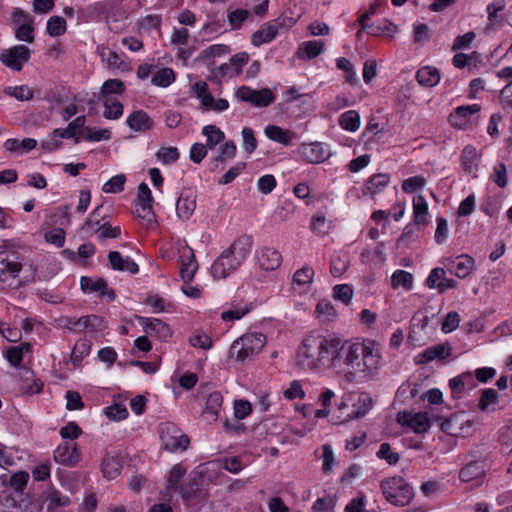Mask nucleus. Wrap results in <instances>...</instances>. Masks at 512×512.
I'll list each match as a JSON object with an SVG mask.
<instances>
[{"mask_svg":"<svg viewBox=\"0 0 512 512\" xmlns=\"http://www.w3.org/2000/svg\"><path fill=\"white\" fill-rule=\"evenodd\" d=\"M333 335L310 333L302 340L296 354V362L301 369L321 371L329 368Z\"/></svg>","mask_w":512,"mask_h":512,"instance_id":"f257e3e1","label":"nucleus"},{"mask_svg":"<svg viewBox=\"0 0 512 512\" xmlns=\"http://www.w3.org/2000/svg\"><path fill=\"white\" fill-rule=\"evenodd\" d=\"M329 368L343 377L348 383H361L359 359L363 348L361 343H351L336 336L333 338Z\"/></svg>","mask_w":512,"mask_h":512,"instance_id":"f03ea898","label":"nucleus"},{"mask_svg":"<svg viewBox=\"0 0 512 512\" xmlns=\"http://www.w3.org/2000/svg\"><path fill=\"white\" fill-rule=\"evenodd\" d=\"M252 240L248 236L237 238L211 266V275L214 279H224L235 272L247 259L251 252Z\"/></svg>","mask_w":512,"mask_h":512,"instance_id":"7ed1b4c3","label":"nucleus"},{"mask_svg":"<svg viewBox=\"0 0 512 512\" xmlns=\"http://www.w3.org/2000/svg\"><path fill=\"white\" fill-rule=\"evenodd\" d=\"M380 488L385 499L396 506H406L414 498L412 486L400 476L384 479L380 484Z\"/></svg>","mask_w":512,"mask_h":512,"instance_id":"20e7f679","label":"nucleus"},{"mask_svg":"<svg viewBox=\"0 0 512 512\" xmlns=\"http://www.w3.org/2000/svg\"><path fill=\"white\" fill-rule=\"evenodd\" d=\"M266 343V337L262 333H246L237 338L231 345L230 357L236 356V360L244 362L257 355Z\"/></svg>","mask_w":512,"mask_h":512,"instance_id":"39448f33","label":"nucleus"},{"mask_svg":"<svg viewBox=\"0 0 512 512\" xmlns=\"http://www.w3.org/2000/svg\"><path fill=\"white\" fill-rule=\"evenodd\" d=\"M159 434L162 446L169 452L186 450L189 446V438L172 422H164L159 426Z\"/></svg>","mask_w":512,"mask_h":512,"instance_id":"423d86ee","label":"nucleus"},{"mask_svg":"<svg viewBox=\"0 0 512 512\" xmlns=\"http://www.w3.org/2000/svg\"><path fill=\"white\" fill-rule=\"evenodd\" d=\"M23 265L19 258L7 251L0 252V289L12 287Z\"/></svg>","mask_w":512,"mask_h":512,"instance_id":"0eeeda50","label":"nucleus"},{"mask_svg":"<svg viewBox=\"0 0 512 512\" xmlns=\"http://www.w3.org/2000/svg\"><path fill=\"white\" fill-rule=\"evenodd\" d=\"M63 326L73 332L81 333L97 332L104 330L107 325L105 320L98 315H86L79 318L66 316L61 318Z\"/></svg>","mask_w":512,"mask_h":512,"instance_id":"6e6552de","label":"nucleus"},{"mask_svg":"<svg viewBox=\"0 0 512 512\" xmlns=\"http://www.w3.org/2000/svg\"><path fill=\"white\" fill-rule=\"evenodd\" d=\"M363 348L362 355H360L359 369L361 370V383L366 381L371 373L378 369L380 364V355L374 350L373 343L371 341L361 343Z\"/></svg>","mask_w":512,"mask_h":512,"instance_id":"1a4fd4ad","label":"nucleus"},{"mask_svg":"<svg viewBox=\"0 0 512 512\" xmlns=\"http://www.w3.org/2000/svg\"><path fill=\"white\" fill-rule=\"evenodd\" d=\"M29 58L30 50L25 45L14 46L0 54L2 63L15 71H20Z\"/></svg>","mask_w":512,"mask_h":512,"instance_id":"9d476101","label":"nucleus"},{"mask_svg":"<svg viewBox=\"0 0 512 512\" xmlns=\"http://www.w3.org/2000/svg\"><path fill=\"white\" fill-rule=\"evenodd\" d=\"M136 319L143 330L150 336L157 337L160 340H166L172 335L168 324L158 318L136 316Z\"/></svg>","mask_w":512,"mask_h":512,"instance_id":"9b49d317","label":"nucleus"},{"mask_svg":"<svg viewBox=\"0 0 512 512\" xmlns=\"http://www.w3.org/2000/svg\"><path fill=\"white\" fill-rule=\"evenodd\" d=\"M474 259L466 254L459 255L455 258H446L445 267L458 278H466L470 275L474 267Z\"/></svg>","mask_w":512,"mask_h":512,"instance_id":"f8f14e48","label":"nucleus"},{"mask_svg":"<svg viewBox=\"0 0 512 512\" xmlns=\"http://www.w3.org/2000/svg\"><path fill=\"white\" fill-rule=\"evenodd\" d=\"M397 420L400 424L412 428L416 433H424L428 431L431 426L426 412H418L415 414L402 412L398 414Z\"/></svg>","mask_w":512,"mask_h":512,"instance_id":"ddd939ff","label":"nucleus"},{"mask_svg":"<svg viewBox=\"0 0 512 512\" xmlns=\"http://www.w3.org/2000/svg\"><path fill=\"white\" fill-rule=\"evenodd\" d=\"M42 499L47 512H63L70 504V498L54 488L45 491Z\"/></svg>","mask_w":512,"mask_h":512,"instance_id":"4468645a","label":"nucleus"},{"mask_svg":"<svg viewBox=\"0 0 512 512\" xmlns=\"http://www.w3.org/2000/svg\"><path fill=\"white\" fill-rule=\"evenodd\" d=\"M299 155L309 163H321L327 159L329 153L320 142L302 144L298 149Z\"/></svg>","mask_w":512,"mask_h":512,"instance_id":"2eb2a0df","label":"nucleus"},{"mask_svg":"<svg viewBox=\"0 0 512 512\" xmlns=\"http://www.w3.org/2000/svg\"><path fill=\"white\" fill-rule=\"evenodd\" d=\"M54 459L56 462L65 465H75L80 459L77 444L74 442H65L64 444L59 445L54 451Z\"/></svg>","mask_w":512,"mask_h":512,"instance_id":"dca6fc26","label":"nucleus"},{"mask_svg":"<svg viewBox=\"0 0 512 512\" xmlns=\"http://www.w3.org/2000/svg\"><path fill=\"white\" fill-rule=\"evenodd\" d=\"M85 123V116H78L69 123L66 129H55L53 135L59 138L74 139L75 143H79L81 141V135L83 136Z\"/></svg>","mask_w":512,"mask_h":512,"instance_id":"f3484780","label":"nucleus"},{"mask_svg":"<svg viewBox=\"0 0 512 512\" xmlns=\"http://www.w3.org/2000/svg\"><path fill=\"white\" fill-rule=\"evenodd\" d=\"M451 353L452 347L448 342L430 346L419 354L418 363L427 364L435 359L444 360L448 358Z\"/></svg>","mask_w":512,"mask_h":512,"instance_id":"a211bd4d","label":"nucleus"},{"mask_svg":"<svg viewBox=\"0 0 512 512\" xmlns=\"http://www.w3.org/2000/svg\"><path fill=\"white\" fill-rule=\"evenodd\" d=\"M107 258L112 270L131 274H136L139 271L138 265L130 257H123L118 251L109 252Z\"/></svg>","mask_w":512,"mask_h":512,"instance_id":"6ab92c4d","label":"nucleus"},{"mask_svg":"<svg viewBox=\"0 0 512 512\" xmlns=\"http://www.w3.org/2000/svg\"><path fill=\"white\" fill-rule=\"evenodd\" d=\"M186 474V469L181 466L180 464H177L172 467V469L169 472V477L167 480V485L165 487V490L160 493V499L164 501H170L172 498L173 493L178 491L180 488L179 483L182 477Z\"/></svg>","mask_w":512,"mask_h":512,"instance_id":"aec40b11","label":"nucleus"},{"mask_svg":"<svg viewBox=\"0 0 512 512\" xmlns=\"http://www.w3.org/2000/svg\"><path fill=\"white\" fill-rule=\"evenodd\" d=\"M80 286L84 292H98L100 297L108 296L110 300H114L115 293L107 288V282L103 278L93 279L91 277H81Z\"/></svg>","mask_w":512,"mask_h":512,"instance_id":"412c9836","label":"nucleus"},{"mask_svg":"<svg viewBox=\"0 0 512 512\" xmlns=\"http://www.w3.org/2000/svg\"><path fill=\"white\" fill-rule=\"evenodd\" d=\"M258 263L261 269L273 271L282 263L281 253L271 247H263L258 254Z\"/></svg>","mask_w":512,"mask_h":512,"instance_id":"4be33fe9","label":"nucleus"},{"mask_svg":"<svg viewBox=\"0 0 512 512\" xmlns=\"http://www.w3.org/2000/svg\"><path fill=\"white\" fill-rule=\"evenodd\" d=\"M485 477V464L479 461H471L459 472V478L462 482L476 481L480 484Z\"/></svg>","mask_w":512,"mask_h":512,"instance_id":"5701e85b","label":"nucleus"},{"mask_svg":"<svg viewBox=\"0 0 512 512\" xmlns=\"http://www.w3.org/2000/svg\"><path fill=\"white\" fill-rule=\"evenodd\" d=\"M478 111H480L478 104L457 107L455 111L450 114L449 122L453 127L459 129L464 128L469 122V117Z\"/></svg>","mask_w":512,"mask_h":512,"instance_id":"b1692460","label":"nucleus"},{"mask_svg":"<svg viewBox=\"0 0 512 512\" xmlns=\"http://www.w3.org/2000/svg\"><path fill=\"white\" fill-rule=\"evenodd\" d=\"M223 397L219 391H212L209 393L206 400V406L203 410V416L207 422H216L219 412L222 408Z\"/></svg>","mask_w":512,"mask_h":512,"instance_id":"393cba45","label":"nucleus"},{"mask_svg":"<svg viewBox=\"0 0 512 512\" xmlns=\"http://www.w3.org/2000/svg\"><path fill=\"white\" fill-rule=\"evenodd\" d=\"M506 7L505 0H495L488 4L487 6V14H488V24L487 29L497 30L501 29L504 23V18L500 15L501 12L504 11Z\"/></svg>","mask_w":512,"mask_h":512,"instance_id":"a878e982","label":"nucleus"},{"mask_svg":"<svg viewBox=\"0 0 512 512\" xmlns=\"http://www.w3.org/2000/svg\"><path fill=\"white\" fill-rule=\"evenodd\" d=\"M99 55L101 60L107 63V67L109 69H117L121 72H128L131 70L129 63H127L117 52L109 48H100Z\"/></svg>","mask_w":512,"mask_h":512,"instance_id":"bb28decb","label":"nucleus"},{"mask_svg":"<svg viewBox=\"0 0 512 512\" xmlns=\"http://www.w3.org/2000/svg\"><path fill=\"white\" fill-rule=\"evenodd\" d=\"M127 125L133 131H149L153 128L154 122L150 116L143 110H137L131 113L127 120Z\"/></svg>","mask_w":512,"mask_h":512,"instance_id":"cd10ccee","label":"nucleus"},{"mask_svg":"<svg viewBox=\"0 0 512 512\" xmlns=\"http://www.w3.org/2000/svg\"><path fill=\"white\" fill-rule=\"evenodd\" d=\"M196 208V196L181 193L176 202V215L180 220L187 221Z\"/></svg>","mask_w":512,"mask_h":512,"instance_id":"c85d7f7f","label":"nucleus"},{"mask_svg":"<svg viewBox=\"0 0 512 512\" xmlns=\"http://www.w3.org/2000/svg\"><path fill=\"white\" fill-rule=\"evenodd\" d=\"M479 158L480 155L474 146H465L461 153V164L464 171L468 174H473L476 176V172L478 171Z\"/></svg>","mask_w":512,"mask_h":512,"instance_id":"c756f323","label":"nucleus"},{"mask_svg":"<svg viewBox=\"0 0 512 512\" xmlns=\"http://www.w3.org/2000/svg\"><path fill=\"white\" fill-rule=\"evenodd\" d=\"M390 182L388 174L379 173L371 176L362 188L363 195L375 196L380 193Z\"/></svg>","mask_w":512,"mask_h":512,"instance_id":"7c9ffc66","label":"nucleus"},{"mask_svg":"<svg viewBox=\"0 0 512 512\" xmlns=\"http://www.w3.org/2000/svg\"><path fill=\"white\" fill-rule=\"evenodd\" d=\"M122 468V461L120 457L116 454L107 453L101 463V470L103 472L104 477L108 479L116 478Z\"/></svg>","mask_w":512,"mask_h":512,"instance_id":"2f4dec72","label":"nucleus"},{"mask_svg":"<svg viewBox=\"0 0 512 512\" xmlns=\"http://www.w3.org/2000/svg\"><path fill=\"white\" fill-rule=\"evenodd\" d=\"M181 268L180 276L185 283L190 282L198 268L194 253L192 250H188L180 256Z\"/></svg>","mask_w":512,"mask_h":512,"instance_id":"473e14b6","label":"nucleus"},{"mask_svg":"<svg viewBox=\"0 0 512 512\" xmlns=\"http://www.w3.org/2000/svg\"><path fill=\"white\" fill-rule=\"evenodd\" d=\"M265 135L272 141L278 142L283 145H289L293 139H296V133L276 125H268L265 128Z\"/></svg>","mask_w":512,"mask_h":512,"instance_id":"72a5a7b5","label":"nucleus"},{"mask_svg":"<svg viewBox=\"0 0 512 512\" xmlns=\"http://www.w3.org/2000/svg\"><path fill=\"white\" fill-rule=\"evenodd\" d=\"M428 204L422 195L413 197V216L415 225L424 227L427 224Z\"/></svg>","mask_w":512,"mask_h":512,"instance_id":"f704fd0d","label":"nucleus"},{"mask_svg":"<svg viewBox=\"0 0 512 512\" xmlns=\"http://www.w3.org/2000/svg\"><path fill=\"white\" fill-rule=\"evenodd\" d=\"M416 79L422 86L433 87L439 83L440 73L435 67L425 66L417 71Z\"/></svg>","mask_w":512,"mask_h":512,"instance_id":"c9c22d12","label":"nucleus"},{"mask_svg":"<svg viewBox=\"0 0 512 512\" xmlns=\"http://www.w3.org/2000/svg\"><path fill=\"white\" fill-rule=\"evenodd\" d=\"M181 493V497L187 504L194 503L200 496V484L197 478L189 479L178 489Z\"/></svg>","mask_w":512,"mask_h":512,"instance_id":"e433bc0d","label":"nucleus"},{"mask_svg":"<svg viewBox=\"0 0 512 512\" xmlns=\"http://www.w3.org/2000/svg\"><path fill=\"white\" fill-rule=\"evenodd\" d=\"M323 50L322 41H306L299 45L297 56L300 59H313L316 58Z\"/></svg>","mask_w":512,"mask_h":512,"instance_id":"4c0bfd02","label":"nucleus"},{"mask_svg":"<svg viewBox=\"0 0 512 512\" xmlns=\"http://www.w3.org/2000/svg\"><path fill=\"white\" fill-rule=\"evenodd\" d=\"M102 206L96 207L88 219L84 222V224L81 227V232L87 236H92L95 234V229H97L101 224V220L104 219V216L102 215Z\"/></svg>","mask_w":512,"mask_h":512,"instance_id":"58836bf2","label":"nucleus"},{"mask_svg":"<svg viewBox=\"0 0 512 512\" xmlns=\"http://www.w3.org/2000/svg\"><path fill=\"white\" fill-rule=\"evenodd\" d=\"M31 350L29 343H21L19 346H11L5 352L7 361L14 367L21 364L23 355Z\"/></svg>","mask_w":512,"mask_h":512,"instance_id":"ea45409f","label":"nucleus"},{"mask_svg":"<svg viewBox=\"0 0 512 512\" xmlns=\"http://www.w3.org/2000/svg\"><path fill=\"white\" fill-rule=\"evenodd\" d=\"M338 122L342 129L355 132L360 127V116L357 111L349 110L339 116Z\"/></svg>","mask_w":512,"mask_h":512,"instance_id":"a19ab883","label":"nucleus"},{"mask_svg":"<svg viewBox=\"0 0 512 512\" xmlns=\"http://www.w3.org/2000/svg\"><path fill=\"white\" fill-rule=\"evenodd\" d=\"M104 112L103 116L106 119H118L123 114V105L114 97H106L103 99Z\"/></svg>","mask_w":512,"mask_h":512,"instance_id":"79ce46f5","label":"nucleus"},{"mask_svg":"<svg viewBox=\"0 0 512 512\" xmlns=\"http://www.w3.org/2000/svg\"><path fill=\"white\" fill-rule=\"evenodd\" d=\"M13 22L16 25L15 32H33L34 26L32 18L29 14L16 9L12 14Z\"/></svg>","mask_w":512,"mask_h":512,"instance_id":"37998d69","label":"nucleus"},{"mask_svg":"<svg viewBox=\"0 0 512 512\" xmlns=\"http://www.w3.org/2000/svg\"><path fill=\"white\" fill-rule=\"evenodd\" d=\"M91 351V342L87 339H81L77 341L73 347L70 360L77 366L79 365L84 357L88 356Z\"/></svg>","mask_w":512,"mask_h":512,"instance_id":"c03bdc74","label":"nucleus"},{"mask_svg":"<svg viewBox=\"0 0 512 512\" xmlns=\"http://www.w3.org/2000/svg\"><path fill=\"white\" fill-rule=\"evenodd\" d=\"M125 91V85L120 79H108L101 87L100 98L112 97L111 94L121 95Z\"/></svg>","mask_w":512,"mask_h":512,"instance_id":"a18cd8bd","label":"nucleus"},{"mask_svg":"<svg viewBox=\"0 0 512 512\" xmlns=\"http://www.w3.org/2000/svg\"><path fill=\"white\" fill-rule=\"evenodd\" d=\"M413 276L404 270H396L391 277V285L394 289L402 287L406 290L412 288Z\"/></svg>","mask_w":512,"mask_h":512,"instance_id":"49530a36","label":"nucleus"},{"mask_svg":"<svg viewBox=\"0 0 512 512\" xmlns=\"http://www.w3.org/2000/svg\"><path fill=\"white\" fill-rule=\"evenodd\" d=\"M134 213L136 216L148 225L155 222V213L152 208V203L135 201Z\"/></svg>","mask_w":512,"mask_h":512,"instance_id":"de8ad7c7","label":"nucleus"},{"mask_svg":"<svg viewBox=\"0 0 512 512\" xmlns=\"http://www.w3.org/2000/svg\"><path fill=\"white\" fill-rule=\"evenodd\" d=\"M275 95L269 88L256 90L251 101L255 107H267L275 101Z\"/></svg>","mask_w":512,"mask_h":512,"instance_id":"09e8293b","label":"nucleus"},{"mask_svg":"<svg viewBox=\"0 0 512 512\" xmlns=\"http://www.w3.org/2000/svg\"><path fill=\"white\" fill-rule=\"evenodd\" d=\"M202 132L207 137L206 146L210 149L215 148L225 138L224 133L215 125L205 126Z\"/></svg>","mask_w":512,"mask_h":512,"instance_id":"8fccbe9b","label":"nucleus"},{"mask_svg":"<svg viewBox=\"0 0 512 512\" xmlns=\"http://www.w3.org/2000/svg\"><path fill=\"white\" fill-rule=\"evenodd\" d=\"M175 80L174 71L171 68H162L152 77V84L159 87H167Z\"/></svg>","mask_w":512,"mask_h":512,"instance_id":"3c124183","label":"nucleus"},{"mask_svg":"<svg viewBox=\"0 0 512 512\" xmlns=\"http://www.w3.org/2000/svg\"><path fill=\"white\" fill-rule=\"evenodd\" d=\"M4 93L19 101H28L33 98V92L27 85L6 87Z\"/></svg>","mask_w":512,"mask_h":512,"instance_id":"603ef678","label":"nucleus"},{"mask_svg":"<svg viewBox=\"0 0 512 512\" xmlns=\"http://www.w3.org/2000/svg\"><path fill=\"white\" fill-rule=\"evenodd\" d=\"M314 270L311 266H303L301 269H298L292 277V282L299 286H303L306 284H310L313 281Z\"/></svg>","mask_w":512,"mask_h":512,"instance_id":"864d4df0","label":"nucleus"},{"mask_svg":"<svg viewBox=\"0 0 512 512\" xmlns=\"http://www.w3.org/2000/svg\"><path fill=\"white\" fill-rule=\"evenodd\" d=\"M86 141L98 142L101 140H109L111 138V132L108 129H93L85 127L83 130V137Z\"/></svg>","mask_w":512,"mask_h":512,"instance_id":"5fc2aeb1","label":"nucleus"},{"mask_svg":"<svg viewBox=\"0 0 512 512\" xmlns=\"http://www.w3.org/2000/svg\"><path fill=\"white\" fill-rule=\"evenodd\" d=\"M126 177L124 174H118L110 178L102 187L105 193H120L124 190Z\"/></svg>","mask_w":512,"mask_h":512,"instance_id":"6e6d98bb","label":"nucleus"},{"mask_svg":"<svg viewBox=\"0 0 512 512\" xmlns=\"http://www.w3.org/2000/svg\"><path fill=\"white\" fill-rule=\"evenodd\" d=\"M499 400L498 394L494 389H484L479 400V409L486 411L490 405L497 404Z\"/></svg>","mask_w":512,"mask_h":512,"instance_id":"4d7b16f0","label":"nucleus"},{"mask_svg":"<svg viewBox=\"0 0 512 512\" xmlns=\"http://www.w3.org/2000/svg\"><path fill=\"white\" fill-rule=\"evenodd\" d=\"M333 296L344 304H349L353 297V289L348 284H339L333 288Z\"/></svg>","mask_w":512,"mask_h":512,"instance_id":"13d9d810","label":"nucleus"},{"mask_svg":"<svg viewBox=\"0 0 512 512\" xmlns=\"http://www.w3.org/2000/svg\"><path fill=\"white\" fill-rule=\"evenodd\" d=\"M348 267V259L346 256L335 255L331 259L330 273L334 277H340Z\"/></svg>","mask_w":512,"mask_h":512,"instance_id":"bf43d9fd","label":"nucleus"},{"mask_svg":"<svg viewBox=\"0 0 512 512\" xmlns=\"http://www.w3.org/2000/svg\"><path fill=\"white\" fill-rule=\"evenodd\" d=\"M99 234V238L106 239H116L121 236V228L120 226L112 227L109 222H104L97 229H95V234Z\"/></svg>","mask_w":512,"mask_h":512,"instance_id":"052dcab7","label":"nucleus"},{"mask_svg":"<svg viewBox=\"0 0 512 512\" xmlns=\"http://www.w3.org/2000/svg\"><path fill=\"white\" fill-rule=\"evenodd\" d=\"M242 142L246 153L251 154L256 150L257 140L254 136L253 130L250 127H244L242 129Z\"/></svg>","mask_w":512,"mask_h":512,"instance_id":"680f3d73","label":"nucleus"},{"mask_svg":"<svg viewBox=\"0 0 512 512\" xmlns=\"http://www.w3.org/2000/svg\"><path fill=\"white\" fill-rule=\"evenodd\" d=\"M372 400L368 396L360 397L354 404V410L352 411V418H362L371 409Z\"/></svg>","mask_w":512,"mask_h":512,"instance_id":"e2e57ef3","label":"nucleus"},{"mask_svg":"<svg viewBox=\"0 0 512 512\" xmlns=\"http://www.w3.org/2000/svg\"><path fill=\"white\" fill-rule=\"evenodd\" d=\"M246 464L240 456L226 457L222 460V467L230 473H239Z\"/></svg>","mask_w":512,"mask_h":512,"instance_id":"0e129e2a","label":"nucleus"},{"mask_svg":"<svg viewBox=\"0 0 512 512\" xmlns=\"http://www.w3.org/2000/svg\"><path fill=\"white\" fill-rule=\"evenodd\" d=\"M250 17V12L245 9H236L228 16L232 29L238 30L242 27L244 21Z\"/></svg>","mask_w":512,"mask_h":512,"instance_id":"69168bd1","label":"nucleus"},{"mask_svg":"<svg viewBox=\"0 0 512 512\" xmlns=\"http://www.w3.org/2000/svg\"><path fill=\"white\" fill-rule=\"evenodd\" d=\"M156 157L159 161L164 164L174 163L179 158V152L176 147H165L161 148L157 153Z\"/></svg>","mask_w":512,"mask_h":512,"instance_id":"338daca9","label":"nucleus"},{"mask_svg":"<svg viewBox=\"0 0 512 512\" xmlns=\"http://www.w3.org/2000/svg\"><path fill=\"white\" fill-rule=\"evenodd\" d=\"M335 506V499L330 496L319 498L313 504V512H331Z\"/></svg>","mask_w":512,"mask_h":512,"instance_id":"774afa93","label":"nucleus"}]
</instances>
